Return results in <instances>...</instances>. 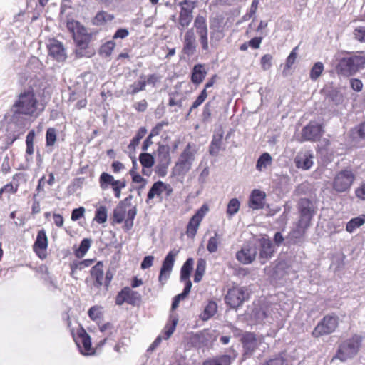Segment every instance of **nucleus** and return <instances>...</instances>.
<instances>
[{
  "instance_id": "54",
  "label": "nucleus",
  "mask_w": 365,
  "mask_h": 365,
  "mask_svg": "<svg viewBox=\"0 0 365 365\" xmlns=\"http://www.w3.org/2000/svg\"><path fill=\"white\" fill-rule=\"evenodd\" d=\"M88 314L92 320H96L100 318L102 315L101 307L98 306H93L89 309Z\"/></svg>"
},
{
  "instance_id": "50",
  "label": "nucleus",
  "mask_w": 365,
  "mask_h": 365,
  "mask_svg": "<svg viewBox=\"0 0 365 365\" xmlns=\"http://www.w3.org/2000/svg\"><path fill=\"white\" fill-rule=\"evenodd\" d=\"M125 289H128L129 292H128V296L126 297L127 299V303L130 304H135L137 302L140 300V294L135 291H133L130 287H125Z\"/></svg>"
},
{
  "instance_id": "60",
  "label": "nucleus",
  "mask_w": 365,
  "mask_h": 365,
  "mask_svg": "<svg viewBox=\"0 0 365 365\" xmlns=\"http://www.w3.org/2000/svg\"><path fill=\"white\" fill-rule=\"evenodd\" d=\"M364 123H362L359 125L358 128H356L355 129L352 130V135L353 138H356L359 137V138H364Z\"/></svg>"
},
{
  "instance_id": "23",
  "label": "nucleus",
  "mask_w": 365,
  "mask_h": 365,
  "mask_svg": "<svg viewBox=\"0 0 365 365\" xmlns=\"http://www.w3.org/2000/svg\"><path fill=\"white\" fill-rule=\"evenodd\" d=\"M233 359L231 356L223 354L207 359L202 365H230Z\"/></svg>"
},
{
  "instance_id": "45",
  "label": "nucleus",
  "mask_w": 365,
  "mask_h": 365,
  "mask_svg": "<svg viewBox=\"0 0 365 365\" xmlns=\"http://www.w3.org/2000/svg\"><path fill=\"white\" fill-rule=\"evenodd\" d=\"M323 70L324 65L322 63H315L310 71V78L314 81L317 80L321 76Z\"/></svg>"
},
{
  "instance_id": "41",
  "label": "nucleus",
  "mask_w": 365,
  "mask_h": 365,
  "mask_svg": "<svg viewBox=\"0 0 365 365\" xmlns=\"http://www.w3.org/2000/svg\"><path fill=\"white\" fill-rule=\"evenodd\" d=\"M220 244V236L217 232H215L214 236L211 237L207 245V250L210 253H214L217 251Z\"/></svg>"
},
{
  "instance_id": "9",
  "label": "nucleus",
  "mask_w": 365,
  "mask_h": 365,
  "mask_svg": "<svg viewBox=\"0 0 365 365\" xmlns=\"http://www.w3.org/2000/svg\"><path fill=\"white\" fill-rule=\"evenodd\" d=\"M178 250H171L170 252H168V254L166 255L164 260L163 261L162 267L158 277V281L161 284L162 287L165 284L167 279L170 277V273L174 266L175 257L178 255Z\"/></svg>"
},
{
  "instance_id": "51",
  "label": "nucleus",
  "mask_w": 365,
  "mask_h": 365,
  "mask_svg": "<svg viewBox=\"0 0 365 365\" xmlns=\"http://www.w3.org/2000/svg\"><path fill=\"white\" fill-rule=\"evenodd\" d=\"M115 46V43L113 41L106 42L105 44L101 46L100 53L106 57L110 56Z\"/></svg>"
},
{
  "instance_id": "17",
  "label": "nucleus",
  "mask_w": 365,
  "mask_h": 365,
  "mask_svg": "<svg viewBox=\"0 0 365 365\" xmlns=\"http://www.w3.org/2000/svg\"><path fill=\"white\" fill-rule=\"evenodd\" d=\"M73 36V39L76 42L77 47L78 48L76 51V53L78 56H83V50L86 49L88 43L91 41V35L87 33L86 29L82 33H78L75 34Z\"/></svg>"
},
{
  "instance_id": "22",
  "label": "nucleus",
  "mask_w": 365,
  "mask_h": 365,
  "mask_svg": "<svg viewBox=\"0 0 365 365\" xmlns=\"http://www.w3.org/2000/svg\"><path fill=\"white\" fill-rule=\"evenodd\" d=\"M223 133H220L213 135L212 140L209 147V153L212 156H217L222 148Z\"/></svg>"
},
{
  "instance_id": "40",
  "label": "nucleus",
  "mask_w": 365,
  "mask_h": 365,
  "mask_svg": "<svg viewBox=\"0 0 365 365\" xmlns=\"http://www.w3.org/2000/svg\"><path fill=\"white\" fill-rule=\"evenodd\" d=\"M139 160L143 168L147 169L150 168L155 163L153 156L148 153H141L139 156Z\"/></svg>"
},
{
  "instance_id": "27",
  "label": "nucleus",
  "mask_w": 365,
  "mask_h": 365,
  "mask_svg": "<svg viewBox=\"0 0 365 365\" xmlns=\"http://www.w3.org/2000/svg\"><path fill=\"white\" fill-rule=\"evenodd\" d=\"M365 215H362L361 216L352 218L351 220L348 222L346 226V230L349 233H353L355 230L362 226L365 222Z\"/></svg>"
},
{
  "instance_id": "49",
  "label": "nucleus",
  "mask_w": 365,
  "mask_h": 365,
  "mask_svg": "<svg viewBox=\"0 0 365 365\" xmlns=\"http://www.w3.org/2000/svg\"><path fill=\"white\" fill-rule=\"evenodd\" d=\"M170 319H171L172 324H167L165 328V339H168V338L170 337V336L174 332V331L175 329V327L178 322V319L176 317H173L171 315Z\"/></svg>"
},
{
  "instance_id": "1",
  "label": "nucleus",
  "mask_w": 365,
  "mask_h": 365,
  "mask_svg": "<svg viewBox=\"0 0 365 365\" xmlns=\"http://www.w3.org/2000/svg\"><path fill=\"white\" fill-rule=\"evenodd\" d=\"M362 342V337L359 335H354L351 339L341 342L335 355L331 361L339 359L341 362H345L349 359L354 358L359 352Z\"/></svg>"
},
{
  "instance_id": "2",
  "label": "nucleus",
  "mask_w": 365,
  "mask_h": 365,
  "mask_svg": "<svg viewBox=\"0 0 365 365\" xmlns=\"http://www.w3.org/2000/svg\"><path fill=\"white\" fill-rule=\"evenodd\" d=\"M197 150L195 145L188 143L183 151L179 155L173 168V173L175 175H185L192 168L195 160Z\"/></svg>"
},
{
  "instance_id": "3",
  "label": "nucleus",
  "mask_w": 365,
  "mask_h": 365,
  "mask_svg": "<svg viewBox=\"0 0 365 365\" xmlns=\"http://www.w3.org/2000/svg\"><path fill=\"white\" fill-rule=\"evenodd\" d=\"M37 101L32 91L21 93L12 107L14 113L32 115L36 110Z\"/></svg>"
},
{
  "instance_id": "37",
  "label": "nucleus",
  "mask_w": 365,
  "mask_h": 365,
  "mask_svg": "<svg viewBox=\"0 0 365 365\" xmlns=\"http://www.w3.org/2000/svg\"><path fill=\"white\" fill-rule=\"evenodd\" d=\"M194 26L196 29L197 34L208 31L206 19L200 15H197L194 21Z\"/></svg>"
},
{
  "instance_id": "18",
  "label": "nucleus",
  "mask_w": 365,
  "mask_h": 365,
  "mask_svg": "<svg viewBox=\"0 0 365 365\" xmlns=\"http://www.w3.org/2000/svg\"><path fill=\"white\" fill-rule=\"evenodd\" d=\"M266 195L259 190H254L249 200V205L254 210L262 209L264 205Z\"/></svg>"
},
{
  "instance_id": "31",
  "label": "nucleus",
  "mask_w": 365,
  "mask_h": 365,
  "mask_svg": "<svg viewBox=\"0 0 365 365\" xmlns=\"http://www.w3.org/2000/svg\"><path fill=\"white\" fill-rule=\"evenodd\" d=\"M272 158L268 153H264L259 156L257 161L256 168L262 171L272 164Z\"/></svg>"
},
{
  "instance_id": "62",
  "label": "nucleus",
  "mask_w": 365,
  "mask_h": 365,
  "mask_svg": "<svg viewBox=\"0 0 365 365\" xmlns=\"http://www.w3.org/2000/svg\"><path fill=\"white\" fill-rule=\"evenodd\" d=\"M263 365H286L284 358L281 356L270 359Z\"/></svg>"
},
{
  "instance_id": "59",
  "label": "nucleus",
  "mask_w": 365,
  "mask_h": 365,
  "mask_svg": "<svg viewBox=\"0 0 365 365\" xmlns=\"http://www.w3.org/2000/svg\"><path fill=\"white\" fill-rule=\"evenodd\" d=\"M211 106H212V102L208 101L204 107L202 114V119L204 121L210 120V118L211 117Z\"/></svg>"
},
{
  "instance_id": "11",
  "label": "nucleus",
  "mask_w": 365,
  "mask_h": 365,
  "mask_svg": "<svg viewBox=\"0 0 365 365\" xmlns=\"http://www.w3.org/2000/svg\"><path fill=\"white\" fill-rule=\"evenodd\" d=\"M48 55L55 61L63 63L67 59V53L63 44L56 39H51L47 45Z\"/></svg>"
},
{
  "instance_id": "43",
  "label": "nucleus",
  "mask_w": 365,
  "mask_h": 365,
  "mask_svg": "<svg viewBox=\"0 0 365 365\" xmlns=\"http://www.w3.org/2000/svg\"><path fill=\"white\" fill-rule=\"evenodd\" d=\"M114 180V178L111 175L107 173H103L99 178L101 187L103 190L107 189L109 185H112Z\"/></svg>"
},
{
  "instance_id": "10",
  "label": "nucleus",
  "mask_w": 365,
  "mask_h": 365,
  "mask_svg": "<svg viewBox=\"0 0 365 365\" xmlns=\"http://www.w3.org/2000/svg\"><path fill=\"white\" fill-rule=\"evenodd\" d=\"M354 181V175L350 170L339 173L333 181V188L338 192H343L349 189Z\"/></svg>"
},
{
  "instance_id": "46",
  "label": "nucleus",
  "mask_w": 365,
  "mask_h": 365,
  "mask_svg": "<svg viewBox=\"0 0 365 365\" xmlns=\"http://www.w3.org/2000/svg\"><path fill=\"white\" fill-rule=\"evenodd\" d=\"M94 220L99 224H102L107 220V209L105 206H100L95 214Z\"/></svg>"
},
{
  "instance_id": "57",
  "label": "nucleus",
  "mask_w": 365,
  "mask_h": 365,
  "mask_svg": "<svg viewBox=\"0 0 365 365\" xmlns=\"http://www.w3.org/2000/svg\"><path fill=\"white\" fill-rule=\"evenodd\" d=\"M168 125V121H162L158 123L150 131V137H154L158 135L162 131L164 126Z\"/></svg>"
},
{
  "instance_id": "30",
  "label": "nucleus",
  "mask_w": 365,
  "mask_h": 365,
  "mask_svg": "<svg viewBox=\"0 0 365 365\" xmlns=\"http://www.w3.org/2000/svg\"><path fill=\"white\" fill-rule=\"evenodd\" d=\"M194 259L192 258H188L180 270V280L184 281L186 279H190V276L191 272L193 269Z\"/></svg>"
},
{
  "instance_id": "61",
  "label": "nucleus",
  "mask_w": 365,
  "mask_h": 365,
  "mask_svg": "<svg viewBox=\"0 0 365 365\" xmlns=\"http://www.w3.org/2000/svg\"><path fill=\"white\" fill-rule=\"evenodd\" d=\"M85 208L83 207H80L78 208L73 210L71 213V220L73 221L79 220L83 216Z\"/></svg>"
},
{
  "instance_id": "58",
  "label": "nucleus",
  "mask_w": 365,
  "mask_h": 365,
  "mask_svg": "<svg viewBox=\"0 0 365 365\" xmlns=\"http://www.w3.org/2000/svg\"><path fill=\"white\" fill-rule=\"evenodd\" d=\"M128 292H129L128 289H125V288H123L117 295L115 299V303L118 305H122L125 302H127V296H128Z\"/></svg>"
},
{
  "instance_id": "63",
  "label": "nucleus",
  "mask_w": 365,
  "mask_h": 365,
  "mask_svg": "<svg viewBox=\"0 0 365 365\" xmlns=\"http://www.w3.org/2000/svg\"><path fill=\"white\" fill-rule=\"evenodd\" d=\"M354 35L355 38L359 41H363L365 37V29L363 26H357L354 29Z\"/></svg>"
},
{
  "instance_id": "7",
  "label": "nucleus",
  "mask_w": 365,
  "mask_h": 365,
  "mask_svg": "<svg viewBox=\"0 0 365 365\" xmlns=\"http://www.w3.org/2000/svg\"><path fill=\"white\" fill-rule=\"evenodd\" d=\"M249 298V293L245 287H234L228 289L225 300L232 309H237Z\"/></svg>"
},
{
  "instance_id": "44",
  "label": "nucleus",
  "mask_w": 365,
  "mask_h": 365,
  "mask_svg": "<svg viewBox=\"0 0 365 365\" xmlns=\"http://www.w3.org/2000/svg\"><path fill=\"white\" fill-rule=\"evenodd\" d=\"M145 86H146L145 81H139L135 82L133 84L130 85L128 88L126 93L128 94L134 95L140 91H143L145 88Z\"/></svg>"
},
{
  "instance_id": "53",
  "label": "nucleus",
  "mask_w": 365,
  "mask_h": 365,
  "mask_svg": "<svg viewBox=\"0 0 365 365\" xmlns=\"http://www.w3.org/2000/svg\"><path fill=\"white\" fill-rule=\"evenodd\" d=\"M34 132L31 131L28 133L26 139V153L29 155H32L34 153Z\"/></svg>"
},
{
  "instance_id": "55",
  "label": "nucleus",
  "mask_w": 365,
  "mask_h": 365,
  "mask_svg": "<svg viewBox=\"0 0 365 365\" xmlns=\"http://www.w3.org/2000/svg\"><path fill=\"white\" fill-rule=\"evenodd\" d=\"M199 36V41L202 46V48L204 51H207L209 49V45H208V31L206 32H201L200 34H197Z\"/></svg>"
},
{
  "instance_id": "34",
  "label": "nucleus",
  "mask_w": 365,
  "mask_h": 365,
  "mask_svg": "<svg viewBox=\"0 0 365 365\" xmlns=\"http://www.w3.org/2000/svg\"><path fill=\"white\" fill-rule=\"evenodd\" d=\"M201 221L198 217H192L187 227V233L189 236L194 237L196 235Z\"/></svg>"
},
{
  "instance_id": "12",
  "label": "nucleus",
  "mask_w": 365,
  "mask_h": 365,
  "mask_svg": "<svg viewBox=\"0 0 365 365\" xmlns=\"http://www.w3.org/2000/svg\"><path fill=\"white\" fill-rule=\"evenodd\" d=\"M324 130L322 125L314 122H310L307 125L303 128L302 130V138L304 140L318 141L323 135Z\"/></svg>"
},
{
  "instance_id": "39",
  "label": "nucleus",
  "mask_w": 365,
  "mask_h": 365,
  "mask_svg": "<svg viewBox=\"0 0 365 365\" xmlns=\"http://www.w3.org/2000/svg\"><path fill=\"white\" fill-rule=\"evenodd\" d=\"M67 29L72 33L73 36L78 33H82L85 31V27L80 24V23L75 20L67 21Z\"/></svg>"
},
{
  "instance_id": "33",
  "label": "nucleus",
  "mask_w": 365,
  "mask_h": 365,
  "mask_svg": "<svg viewBox=\"0 0 365 365\" xmlns=\"http://www.w3.org/2000/svg\"><path fill=\"white\" fill-rule=\"evenodd\" d=\"M79 338L81 340V343L84 348V351H81L83 354H86L89 351L91 350V341L90 336L85 331L84 329H81L78 333Z\"/></svg>"
},
{
  "instance_id": "4",
  "label": "nucleus",
  "mask_w": 365,
  "mask_h": 365,
  "mask_svg": "<svg viewBox=\"0 0 365 365\" xmlns=\"http://www.w3.org/2000/svg\"><path fill=\"white\" fill-rule=\"evenodd\" d=\"M339 325V317L335 314L324 316L315 327L312 335L319 338L333 333Z\"/></svg>"
},
{
  "instance_id": "25",
  "label": "nucleus",
  "mask_w": 365,
  "mask_h": 365,
  "mask_svg": "<svg viewBox=\"0 0 365 365\" xmlns=\"http://www.w3.org/2000/svg\"><path fill=\"white\" fill-rule=\"evenodd\" d=\"M158 163L170 164L171 159L170 155V148L168 145H159L157 150Z\"/></svg>"
},
{
  "instance_id": "38",
  "label": "nucleus",
  "mask_w": 365,
  "mask_h": 365,
  "mask_svg": "<svg viewBox=\"0 0 365 365\" xmlns=\"http://www.w3.org/2000/svg\"><path fill=\"white\" fill-rule=\"evenodd\" d=\"M93 262V259H84L81 262H73L71 264V276L74 277L78 269L81 270L86 267L91 266Z\"/></svg>"
},
{
  "instance_id": "13",
  "label": "nucleus",
  "mask_w": 365,
  "mask_h": 365,
  "mask_svg": "<svg viewBox=\"0 0 365 365\" xmlns=\"http://www.w3.org/2000/svg\"><path fill=\"white\" fill-rule=\"evenodd\" d=\"M257 248L255 245L247 244L236 254L237 259L244 264H251L256 258Z\"/></svg>"
},
{
  "instance_id": "48",
  "label": "nucleus",
  "mask_w": 365,
  "mask_h": 365,
  "mask_svg": "<svg viewBox=\"0 0 365 365\" xmlns=\"http://www.w3.org/2000/svg\"><path fill=\"white\" fill-rule=\"evenodd\" d=\"M146 133L147 129L145 127H141L138 130L136 135L132 139L129 147L135 148L137 145H138L140 140L145 135Z\"/></svg>"
},
{
  "instance_id": "52",
  "label": "nucleus",
  "mask_w": 365,
  "mask_h": 365,
  "mask_svg": "<svg viewBox=\"0 0 365 365\" xmlns=\"http://www.w3.org/2000/svg\"><path fill=\"white\" fill-rule=\"evenodd\" d=\"M309 226V225H301L300 221H298L297 227L295 230H294L291 232V235L294 238H301L304 234L305 233L306 229Z\"/></svg>"
},
{
  "instance_id": "19",
  "label": "nucleus",
  "mask_w": 365,
  "mask_h": 365,
  "mask_svg": "<svg viewBox=\"0 0 365 365\" xmlns=\"http://www.w3.org/2000/svg\"><path fill=\"white\" fill-rule=\"evenodd\" d=\"M313 155L309 152L297 155L294 162L298 168L309 170L313 165Z\"/></svg>"
},
{
  "instance_id": "5",
  "label": "nucleus",
  "mask_w": 365,
  "mask_h": 365,
  "mask_svg": "<svg viewBox=\"0 0 365 365\" xmlns=\"http://www.w3.org/2000/svg\"><path fill=\"white\" fill-rule=\"evenodd\" d=\"M364 63L365 58L361 56L343 58L339 62L336 70L338 73L348 76L356 72Z\"/></svg>"
},
{
  "instance_id": "8",
  "label": "nucleus",
  "mask_w": 365,
  "mask_h": 365,
  "mask_svg": "<svg viewBox=\"0 0 365 365\" xmlns=\"http://www.w3.org/2000/svg\"><path fill=\"white\" fill-rule=\"evenodd\" d=\"M298 209L300 214V224L310 225V221L315 214V207L313 202L308 198H301L298 202Z\"/></svg>"
},
{
  "instance_id": "6",
  "label": "nucleus",
  "mask_w": 365,
  "mask_h": 365,
  "mask_svg": "<svg viewBox=\"0 0 365 365\" xmlns=\"http://www.w3.org/2000/svg\"><path fill=\"white\" fill-rule=\"evenodd\" d=\"M180 11L178 18V29L183 31L193 19V10L197 6V2L191 0H183L179 3Z\"/></svg>"
},
{
  "instance_id": "16",
  "label": "nucleus",
  "mask_w": 365,
  "mask_h": 365,
  "mask_svg": "<svg viewBox=\"0 0 365 365\" xmlns=\"http://www.w3.org/2000/svg\"><path fill=\"white\" fill-rule=\"evenodd\" d=\"M241 341L244 348L243 355L250 357L257 347V340L255 335L251 332H246Z\"/></svg>"
},
{
  "instance_id": "29",
  "label": "nucleus",
  "mask_w": 365,
  "mask_h": 365,
  "mask_svg": "<svg viewBox=\"0 0 365 365\" xmlns=\"http://www.w3.org/2000/svg\"><path fill=\"white\" fill-rule=\"evenodd\" d=\"M126 217V207L124 202H120L113 210V220L116 223H121Z\"/></svg>"
},
{
  "instance_id": "47",
  "label": "nucleus",
  "mask_w": 365,
  "mask_h": 365,
  "mask_svg": "<svg viewBox=\"0 0 365 365\" xmlns=\"http://www.w3.org/2000/svg\"><path fill=\"white\" fill-rule=\"evenodd\" d=\"M56 141V130L53 128H49L46 130V145L47 147L54 145Z\"/></svg>"
},
{
  "instance_id": "32",
  "label": "nucleus",
  "mask_w": 365,
  "mask_h": 365,
  "mask_svg": "<svg viewBox=\"0 0 365 365\" xmlns=\"http://www.w3.org/2000/svg\"><path fill=\"white\" fill-rule=\"evenodd\" d=\"M206 269V261L205 259L200 258L197 262V267L194 275V282H200L205 272Z\"/></svg>"
},
{
  "instance_id": "42",
  "label": "nucleus",
  "mask_w": 365,
  "mask_h": 365,
  "mask_svg": "<svg viewBox=\"0 0 365 365\" xmlns=\"http://www.w3.org/2000/svg\"><path fill=\"white\" fill-rule=\"evenodd\" d=\"M91 245V240L84 238L80 244L78 249L76 251V255L78 257H82L88 252Z\"/></svg>"
},
{
  "instance_id": "26",
  "label": "nucleus",
  "mask_w": 365,
  "mask_h": 365,
  "mask_svg": "<svg viewBox=\"0 0 365 365\" xmlns=\"http://www.w3.org/2000/svg\"><path fill=\"white\" fill-rule=\"evenodd\" d=\"M48 247V238L44 230L38 231L36 240L34 245V250L38 253L37 249L46 250Z\"/></svg>"
},
{
  "instance_id": "21",
  "label": "nucleus",
  "mask_w": 365,
  "mask_h": 365,
  "mask_svg": "<svg viewBox=\"0 0 365 365\" xmlns=\"http://www.w3.org/2000/svg\"><path fill=\"white\" fill-rule=\"evenodd\" d=\"M207 75L206 71L204 69L202 64L195 65L192 71L191 81L195 84L201 83Z\"/></svg>"
},
{
  "instance_id": "20",
  "label": "nucleus",
  "mask_w": 365,
  "mask_h": 365,
  "mask_svg": "<svg viewBox=\"0 0 365 365\" xmlns=\"http://www.w3.org/2000/svg\"><path fill=\"white\" fill-rule=\"evenodd\" d=\"M91 275L95 279L94 286L100 287L103 284V264L98 262L91 269Z\"/></svg>"
},
{
  "instance_id": "24",
  "label": "nucleus",
  "mask_w": 365,
  "mask_h": 365,
  "mask_svg": "<svg viewBox=\"0 0 365 365\" xmlns=\"http://www.w3.org/2000/svg\"><path fill=\"white\" fill-rule=\"evenodd\" d=\"M168 187H169V186L162 181L155 182L148 193V198L146 200L147 203H148L149 200H152L155 196L160 197L163 190H167Z\"/></svg>"
},
{
  "instance_id": "35",
  "label": "nucleus",
  "mask_w": 365,
  "mask_h": 365,
  "mask_svg": "<svg viewBox=\"0 0 365 365\" xmlns=\"http://www.w3.org/2000/svg\"><path fill=\"white\" fill-rule=\"evenodd\" d=\"M240 206V201L237 198H232L229 201L226 211L229 218H231L239 211Z\"/></svg>"
},
{
  "instance_id": "56",
  "label": "nucleus",
  "mask_w": 365,
  "mask_h": 365,
  "mask_svg": "<svg viewBox=\"0 0 365 365\" xmlns=\"http://www.w3.org/2000/svg\"><path fill=\"white\" fill-rule=\"evenodd\" d=\"M272 56L270 54H265L261 58V65L264 71L269 69L272 66Z\"/></svg>"
},
{
  "instance_id": "28",
  "label": "nucleus",
  "mask_w": 365,
  "mask_h": 365,
  "mask_svg": "<svg viewBox=\"0 0 365 365\" xmlns=\"http://www.w3.org/2000/svg\"><path fill=\"white\" fill-rule=\"evenodd\" d=\"M210 29H213V31L210 33L211 42H212L214 39L215 41H219L222 38V30L217 19H215L210 22Z\"/></svg>"
},
{
  "instance_id": "36",
  "label": "nucleus",
  "mask_w": 365,
  "mask_h": 365,
  "mask_svg": "<svg viewBox=\"0 0 365 365\" xmlns=\"http://www.w3.org/2000/svg\"><path fill=\"white\" fill-rule=\"evenodd\" d=\"M217 306L215 302L210 301L206 305L202 319L205 321L209 319L211 317H212L217 312Z\"/></svg>"
},
{
  "instance_id": "14",
  "label": "nucleus",
  "mask_w": 365,
  "mask_h": 365,
  "mask_svg": "<svg viewBox=\"0 0 365 365\" xmlns=\"http://www.w3.org/2000/svg\"><path fill=\"white\" fill-rule=\"evenodd\" d=\"M196 48V36L193 29H190L185 32L184 36L182 53L189 58L195 53Z\"/></svg>"
},
{
  "instance_id": "64",
  "label": "nucleus",
  "mask_w": 365,
  "mask_h": 365,
  "mask_svg": "<svg viewBox=\"0 0 365 365\" xmlns=\"http://www.w3.org/2000/svg\"><path fill=\"white\" fill-rule=\"evenodd\" d=\"M154 260V257L151 255L145 256L141 262L140 267L141 269H145L150 267L153 265V262Z\"/></svg>"
},
{
  "instance_id": "15",
  "label": "nucleus",
  "mask_w": 365,
  "mask_h": 365,
  "mask_svg": "<svg viewBox=\"0 0 365 365\" xmlns=\"http://www.w3.org/2000/svg\"><path fill=\"white\" fill-rule=\"evenodd\" d=\"M259 259L262 264H264L270 259L274 252V247L272 241L265 237L259 240Z\"/></svg>"
}]
</instances>
